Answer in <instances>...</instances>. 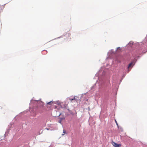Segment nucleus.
Wrapping results in <instances>:
<instances>
[{
    "label": "nucleus",
    "instance_id": "obj_1",
    "mask_svg": "<svg viewBox=\"0 0 147 147\" xmlns=\"http://www.w3.org/2000/svg\"><path fill=\"white\" fill-rule=\"evenodd\" d=\"M40 99L38 100H34L33 99H32L30 101V105L33 104L34 105H37L38 106H40L43 107L44 105V102L40 101Z\"/></svg>",
    "mask_w": 147,
    "mask_h": 147
},
{
    "label": "nucleus",
    "instance_id": "obj_2",
    "mask_svg": "<svg viewBox=\"0 0 147 147\" xmlns=\"http://www.w3.org/2000/svg\"><path fill=\"white\" fill-rule=\"evenodd\" d=\"M112 143L113 145L115 147H120V145L116 143L113 142H112Z\"/></svg>",
    "mask_w": 147,
    "mask_h": 147
},
{
    "label": "nucleus",
    "instance_id": "obj_3",
    "mask_svg": "<svg viewBox=\"0 0 147 147\" xmlns=\"http://www.w3.org/2000/svg\"><path fill=\"white\" fill-rule=\"evenodd\" d=\"M64 37H66L67 38H68L71 39L70 37V34L69 33H66V34L64 35Z\"/></svg>",
    "mask_w": 147,
    "mask_h": 147
},
{
    "label": "nucleus",
    "instance_id": "obj_4",
    "mask_svg": "<svg viewBox=\"0 0 147 147\" xmlns=\"http://www.w3.org/2000/svg\"><path fill=\"white\" fill-rule=\"evenodd\" d=\"M53 103H54V101H51L50 102H46L47 105H51Z\"/></svg>",
    "mask_w": 147,
    "mask_h": 147
},
{
    "label": "nucleus",
    "instance_id": "obj_5",
    "mask_svg": "<svg viewBox=\"0 0 147 147\" xmlns=\"http://www.w3.org/2000/svg\"><path fill=\"white\" fill-rule=\"evenodd\" d=\"M54 104H57L58 105H60V103L59 101H54Z\"/></svg>",
    "mask_w": 147,
    "mask_h": 147
},
{
    "label": "nucleus",
    "instance_id": "obj_6",
    "mask_svg": "<svg viewBox=\"0 0 147 147\" xmlns=\"http://www.w3.org/2000/svg\"><path fill=\"white\" fill-rule=\"evenodd\" d=\"M134 63L133 62H131L128 65V68H130L132 65H134Z\"/></svg>",
    "mask_w": 147,
    "mask_h": 147
},
{
    "label": "nucleus",
    "instance_id": "obj_7",
    "mask_svg": "<svg viewBox=\"0 0 147 147\" xmlns=\"http://www.w3.org/2000/svg\"><path fill=\"white\" fill-rule=\"evenodd\" d=\"M63 119V118H61L60 119V120H59V121H58V122L59 123H60L61 124H62L61 123V121H62V120Z\"/></svg>",
    "mask_w": 147,
    "mask_h": 147
},
{
    "label": "nucleus",
    "instance_id": "obj_8",
    "mask_svg": "<svg viewBox=\"0 0 147 147\" xmlns=\"http://www.w3.org/2000/svg\"><path fill=\"white\" fill-rule=\"evenodd\" d=\"M63 134H62V136H63V135H64V134H65L66 133V131H65V129H63Z\"/></svg>",
    "mask_w": 147,
    "mask_h": 147
},
{
    "label": "nucleus",
    "instance_id": "obj_9",
    "mask_svg": "<svg viewBox=\"0 0 147 147\" xmlns=\"http://www.w3.org/2000/svg\"><path fill=\"white\" fill-rule=\"evenodd\" d=\"M76 99L75 97H74L73 98H70V100H71V101L74 100Z\"/></svg>",
    "mask_w": 147,
    "mask_h": 147
},
{
    "label": "nucleus",
    "instance_id": "obj_10",
    "mask_svg": "<svg viewBox=\"0 0 147 147\" xmlns=\"http://www.w3.org/2000/svg\"><path fill=\"white\" fill-rule=\"evenodd\" d=\"M115 122H116V124H117V125L118 126V125L117 123V121H116V120H115Z\"/></svg>",
    "mask_w": 147,
    "mask_h": 147
},
{
    "label": "nucleus",
    "instance_id": "obj_11",
    "mask_svg": "<svg viewBox=\"0 0 147 147\" xmlns=\"http://www.w3.org/2000/svg\"><path fill=\"white\" fill-rule=\"evenodd\" d=\"M61 115V114L60 113L59 114V115L58 116H60Z\"/></svg>",
    "mask_w": 147,
    "mask_h": 147
},
{
    "label": "nucleus",
    "instance_id": "obj_12",
    "mask_svg": "<svg viewBox=\"0 0 147 147\" xmlns=\"http://www.w3.org/2000/svg\"><path fill=\"white\" fill-rule=\"evenodd\" d=\"M46 129H47V130H49V129H48V128H46Z\"/></svg>",
    "mask_w": 147,
    "mask_h": 147
}]
</instances>
